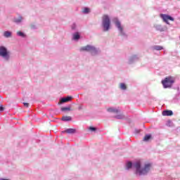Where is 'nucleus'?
Instances as JSON below:
<instances>
[{
	"mask_svg": "<svg viewBox=\"0 0 180 180\" xmlns=\"http://www.w3.org/2000/svg\"><path fill=\"white\" fill-rule=\"evenodd\" d=\"M133 168H135L136 174H139V175H146V174L150 171L151 164H146L145 165L144 168L141 169V164H140V162H136L134 163Z\"/></svg>",
	"mask_w": 180,
	"mask_h": 180,
	"instance_id": "obj_1",
	"label": "nucleus"
},
{
	"mask_svg": "<svg viewBox=\"0 0 180 180\" xmlns=\"http://www.w3.org/2000/svg\"><path fill=\"white\" fill-rule=\"evenodd\" d=\"M175 82V78L172 76H169L165 78V79L162 80V84L163 85V88H171L174 83Z\"/></svg>",
	"mask_w": 180,
	"mask_h": 180,
	"instance_id": "obj_2",
	"label": "nucleus"
},
{
	"mask_svg": "<svg viewBox=\"0 0 180 180\" xmlns=\"http://www.w3.org/2000/svg\"><path fill=\"white\" fill-rule=\"evenodd\" d=\"M103 27H104V32H108L110 28V18L108 15H103Z\"/></svg>",
	"mask_w": 180,
	"mask_h": 180,
	"instance_id": "obj_3",
	"label": "nucleus"
},
{
	"mask_svg": "<svg viewBox=\"0 0 180 180\" xmlns=\"http://www.w3.org/2000/svg\"><path fill=\"white\" fill-rule=\"evenodd\" d=\"M0 56L6 58V60H9V51L4 46H0Z\"/></svg>",
	"mask_w": 180,
	"mask_h": 180,
	"instance_id": "obj_4",
	"label": "nucleus"
},
{
	"mask_svg": "<svg viewBox=\"0 0 180 180\" xmlns=\"http://www.w3.org/2000/svg\"><path fill=\"white\" fill-rule=\"evenodd\" d=\"M80 51H91V53H96V48L90 45H87L86 46L82 47L80 49Z\"/></svg>",
	"mask_w": 180,
	"mask_h": 180,
	"instance_id": "obj_5",
	"label": "nucleus"
},
{
	"mask_svg": "<svg viewBox=\"0 0 180 180\" xmlns=\"http://www.w3.org/2000/svg\"><path fill=\"white\" fill-rule=\"evenodd\" d=\"M160 18H162V20L165 21L167 25L169 24L168 20H172V22H174V18L167 14H160Z\"/></svg>",
	"mask_w": 180,
	"mask_h": 180,
	"instance_id": "obj_6",
	"label": "nucleus"
},
{
	"mask_svg": "<svg viewBox=\"0 0 180 180\" xmlns=\"http://www.w3.org/2000/svg\"><path fill=\"white\" fill-rule=\"evenodd\" d=\"M162 116H172V115H174V112H172V110H164L162 112Z\"/></svg>",
	"mask_w": 180,
	"mask_h": 180,
	"instance_id": "obj_7",
	"label": "nucleus"
},
{
	"mask_svg": "<svg viewBox=\"0 0 180 180\" xmlns=\"http://www.w3.org/2000/svg\"><path fill=\"white\" fill-rule=\"evenodd\" d=\"M76 131L77 130H75V129H68L62 131V133H67L68 134H74V133H75Z\"/></svg>",
	"mask_w": 180,
	"mask_h": 180,
	"instance_id": "obj_8",
	"label": "nucleus"
},
{
	"mask_svg": "<svg viewBox=\"0 0 180 180\" xmlns=\"http://www.w3.org/2000/svg\"><path fill=\"white\" fill-rule=\"evenodd\" d=\"M72 100V96H68L65 98H63L60 100L61 103H65V102H70V101Z\"/></svg>",
	"mask_w": 180,
	"mask_h": 180,
	"instance_id": "obj_9",
	"label": "nucleus"
},
{
	"mask_svg": "<svg viewBox=\"0 0 180 180\" xmlns=\"http://www.w3.org/2000/svg\"><path fill=\"white\" fill-rule=\"evenodd\" d=\"M115 25H116L117 29H119V30L120 31V32L123 33V27H122V25L120 24V21H116Z\"/></svg>",
	"mask_w": 180,
	"mask_h": 180,
	"instance_id": "obj_10",
	"label": "nucleus"
},
{
	"mask_svg": "<svg viewBox=\"0 0 180 180\" xmlns=\"http://www.w3.org/2000/svg\"><path fill=\"white\" fill-rule=\"evenodd\" d=\"M108 112H110V113H119V109L117 108H108Z\"/></svg>",
	"mask_w": 180,
	"mask_h": 180,
	"instance_id": "obj_11",
	"label": "nucleus"
},
{
	"mask_svg": "<svg viewBox=\"0 0 180 180\" xmlns=\"http://www.w3.org/2000/svg\"><path fill=\"white\" fill-rule=\"evenodd\" d=\"M62 120L63 122H70V121L72 120V118L70 116H63L62 117Z\"/></svg>",
	"mask_w": 180,
	"mask_h": 180,
	"instance_id": "obj_12",
	"label": "nucleus"
},
{
	"mask_svg": "<svg viewBox=\"0 0 180 180\" xmlns=\"http://www.w3.org/2000/svg\"><path fill=\"white\" fill-rule=\"evenodd\" d=\"M4 37H11V36H12V32L9 31H6L4 32Z\"/></svg>",
	"mask_w": 180,
	"mask_h": 180,
	"instance_id": "obj_13",
	"label": "nucleus"
},
{
	"mask_svg": "<svg viewBox=\"0 0 180 180\" xmlns=\"http://www.w3.org/2000/svg\"><path fill=\"white\" fill-rule=\"evenodd\" d=\"M150 140H151L150 134L146 135L143 138V141H149Z\"/></svg>",
	"mask_w": 180,
	"mask_h": 180,
	"instance_id": "obj_14",
	"label": "nucleus"
},
{
	"mask_svg": "<svg viewBox=\"0 0 180 180\" xmlns=\"http://www.w3.org/2000/svg\"><path fill=\"white\" fill-rule=\"evenodd\" d=\"M73 39L74 40H78L79 39V34L78 32H76L73 34Z\"/></svg>",
	"mask_w": 180,
	"mask_h": 180,
	"instance_id": "obj_15",
	"label": "nucleus"
},
{
	"mask_svg": "<svg viewBox=\"0 0 180 180\" xmlns=\"http://www.w3.org/2000/svg\"><path fill=\"white\" fill-rule=\"evenodd\" d=\"M120 88L121 89L125 90V89H127V86H126L125 84L121 83V84H120Z\"/></svg>",
	"mask_w": 180,
	"mask_h": 180,
	"instance_id": "obj_16",
	"label": "nucleus"
},
{
	"mask_svg": "<svg viewBox=\"0 0 180 180\" xmlns=\"http://www.w3.org/2000/svg\"><path fill=\"white\" fill-rule=\"evenodd\" d=\"M22 17H19L18 18H15L14 22L15 23H20V22H22Z\"/></svg>",
	"mask_w": 180,
	"mask_h": 180,
	"instance_id": "obj_17",
	"label": "nucleus"
},
{
	"mask_svg": "<svg viewBox=\"0 0 180 180\" xmlns=\"http://www.w3.org/2000/svg\"><path fill=\"white\" fill-rule=\"evenodd\" d=\"M131 167H133V163H131V162H129L128 163H127V169H130V168H131Z\"/></svg>",
	"mask_w": 180,
	"mask_h": 180,
	"instance_id": "obj_18",
	"label": "nucleus"
},
{
	"mask_svg": "<svg viewBox=\"0 0 180 180\" xmlns=\"http://www.w3.org/2000/svg\"><path fill=\"white\" fill-rule=\"evenodd\" d=\"M18 35V36H20L21 37H25V34H23V32H20V31H18L17 32Z\"/></svg>",
	"mask_w": 180,
	"mask_h": 180,
	"instance_id": "obj_19",
	"label": "nucleus"
},
{
	"mask_svg": "<svg viewBox=\"0 0 180 180\" xmlns=\"http://www.w3.org/2000/svg\"><path fill=\"white\" fill-rule=\"evenodd\" d=\"M155 50H162V46H154Z\"/></svg>",
	"mask_w": 180,
	"mask_h": 180,
	"instance_id": "obj_20",
	"label": "nucleus"
},
{
	"mask_svg": "<svg viewBox=\"0 0 180 180\" xmlns=\"http://www.w3.org/2000/svg\"><path fill=\"white\" fill-rule=\"evenodd\" d=\"M83 13H89V8H84Z\"/></svg>",
	"mask_w": 180,
	"mask_h": 180,
	"instance_id": "obj_21",
	"label": "nucleus"
},
{
	"mask_svg": "<svg viewBox=\"0 0 180 180\" xmlns=\"http://www.w3.org/2000/svg\"><path fill=\"white\" fill-rule=\"evenodd\" d=\"M61 110H62L63 112H64V111H65V110H70V108H61Z\"/></svg>",
	"mask_w": 180,
	"mask_h": 180,
	"instance_id": "obj_22",
	"label": "nucleus"
},
{
	"mask_svg": "<svg viewBox=\"0 0 180 180\" xmlns=\"http://www.w3.org/2000/svg\"><path fill=\"white\" fill-rule=\"evenodd\" d=\"M89 130H91V131H96V128L93 127H89Z\"/></svg>",
	"mask_w": 180,
	"mask_h": 180,
	"instance_id": "obj_23",
	"label": "nucleus"
},
{
	"mask_svg": "<svg viewBox=\"0 0 180 180\" xmlns=\"http://www.w3.org/2000/svg\"><path fill=\"white\" fill-rule=\"evenodd\" d=\"M4 110V106L2 105H0V112H2Z\"/></svg>",
	"mask_w": 180,
	"mask_h": 180,
	"instance_id": "obj_24",
	"label": "nucleus"
},
{
	"mask_svg": "<svg viewBox=\"0 0 180 180\" xmlns=\"http://www.w3.org/2000/svg\"><path fill=\"white\" fill-rule=\"evenodd\" d=\"M117 119H123V116L122 115H117L115 117Z\"/></svg>",
	"mask_w": 180,
	"mask_h": 180,
	"instance_id": "obj_25",
	"label": "nucleus"
},
{
	"mask_svg": "<svg viewBox=\"0 0 180 180\" xmlns=\"http://www.w3.org/2000/svg\"><path fill=\"white\" fill-rule=\"evenodd\" d=\"M24 106H25V108H29V103H24Z\"/></svg>",
	"mask_w": 180,
	"mask_h": 180,
	"instance_id": "obj_26",
	"label": "nucleus"
}]
</instances>
